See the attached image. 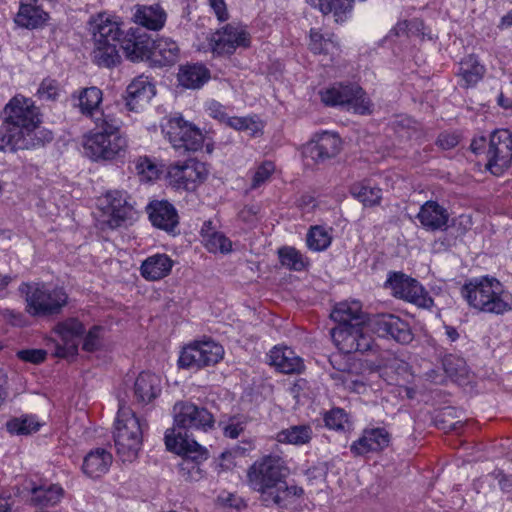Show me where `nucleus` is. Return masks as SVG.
Masks as SVG:
<instances>
[{
    "instance_id": "412c9836",
    "label": "nucleus",
    "mask_w": 512,
    "mask_h": 512,
    "mask_svg": "<svg viewBox=\"0 0 512 512\" xmlns=\"http://www.w3.org/2000/svg\"><path fill=\"white\" fill-rule=\"evenodd\" d=\"M340 146L341 141L338 136L333 133L324 132L317 136L315 140L307 143L303 153L306 157L318 163L335 157L340 151Z\"/></svg>"
},
{
    "instance_id": "72a5a7b5",
    "label": "nucleus",
    "mask_w": 512,
    "mask_h": 512,
    "mask_svg": "<svg viewBox=\"0 0 512 512\" xmlns=\"http://www.w3.org/2000/svg\"><path fill=\"white\" fill-rule=\"evenodd\" d=\"M180 49L178 44L170 38H159L152 41V57L160 65H172L178 61Z\"/></svg>"
},
{
    "instance_id": "4be33fe9",
    "label": "nucleus",
    "mask_w": 512,
    "mask_h": 512,
    "mask_svg": "<svg viewBox=\"0 0 512 512\" xmlns=\"http://www.w3.org/2000/svg\"><path fill=\"white\" fill-rule=\"evenodd\" d=\"M416 217L427 231L446 230L450 219L447 209L432 200L425 202L420 207Z\"/></svg>"
},
{
    "instance_id": "473e14b6",
    "label": "nucleus",
    "mask_w": 512,
    "mask_h": 512,
    "mask_svg": "<svg viewBox=\"0 0 512 512\" xmlns=\"http://www.w3.org/2000/svg\"><path fill=\"white\" fill-rule=\"evenodd\" d=\"M485 68L474 55H468L459 63L458 76L464 88L475 86L484 76Z\"/></svg>"
},
{
    "instance_id": "393cba45",
    "label": "nucleus",
    "mask_w": 512,
    "mask_h": 512,
    "mask_svg": "<svg viewBox=\"0 0 512 512\" xmlns=\"http://www.w3.org/2000/svg\"><path fill=\"white\" fill-rule=\"evenodd\" d=\"M132 19L148 30L159 31L166 23L167 13L159 4L136 5Z\"/></svg>"
},
{
    "instance_id": "2eb2a0df",
    "label": "nucleus",
    "mask_w": 512,
    "mask_h": 512,
    "mask_svg": "<svg viewBox=\"0 0 512 512\" xmlns=\"http://www.w3.org/2000/svg\"><path fill=\"white\" fill-rule=\"evenodd\" d=\"M368 328L379 337L391 338L401 344H409L413 340L409 324L394 314H378L369 318Z\"/></svg>"
},
{
    "instance_id": "f03ea898",
    "label": "nucleus",
    "mask_w": 512,
    "mask_h": 512,
    "mask_svg": "<svg viewBox=\"0 0 512 512\" xmlns=\"http://www.w3.org/2000/svg\"><path fill=\"white\" fill-rule=\"evenodd\" d=\"M289 469L285 461L276 455H267L254 462L247 472L249 486L261 494L268 506L281 505L289 493L286 478Z\"/></svg>"
},
{
    "instance_id": "b1692460",
    "label": "nucleus",
    "mask_w": 512,
    "mask_h": 512,
    "mask_svg": "<svg viewBox=\"0 0 512 512\" xmlns=\"http://www.w3.org/2000/svg\"><path fill=\"white\" fill-rule=\"evenodd\" d=\"M147 211L153 226L159 229L172 232L179 223L177 211L168 201H152Z\"/></svg>"
},
{
    "instance_id": "f3484780",
    "label": "nucleus",
    "mask_w": 512,
    "mask_h": 512,
    "mask_svg": "<svg viewBox=\"0 0 512 512\" xmlns=\"http://www.w3.org/2000/svg\"><path fill=\"white\" fill-rule=\"evenodd\" d=\"M170 183L178 189L192 190L196 183L204 181L207 170L203 163L188 161L184 164H174L168 169Z\"/></svg>"
},
{
    "instance_id": "774afa93",
    "label": "nucleus",
    "mask_w": 512,
    "mask_h": 512,
    "mask_svg": "<svg viewBox=\"0 0 512 512\" xmlns=\"http://www.w3.org/2000/svg\"><path fill=\"white\" fill-rule=\"evenodd\" d=\"M510 26H512V11L509 12L507 15L503 16L499 24L500 28H507Z\"/></svg>"
},
{
    "instance_id": "ddd939ff",
    "label": "nucleus",
    "mask_w": 512,
    "mask_h": 512,
    "mask_svg": "<svg viewBox=\"0 0 512 512\" xmlns=\"http://www.w3.org/2000/svg\"><path fill=\"white\" fill-rule=\"evenodd\" d=\"M223 347L214 341L195 342L183 348L178 363L186 369L213 366L223 359Z\"/></svg>"
},
{
    "instance_id": "c9c22d12",
    "label": "nucleus",
    "mask_w": 512,
    "mask_h": 512,
    "mask_svg": "<svg viewBox=\"0 0 512 512\" xmlns=\"http://www.w3.org/2000/svg\"><path fill=\"white\" fill-rule=\"evenodd\" d=\"M77 100L76 105L82 114L90 116L94 120L104 114L99 110L102 102V91L99 88L93 86L82 89L77 96Z\"/></svg>"
},
{
    "instance_id": "13d9d810",
    "label": "nucleus",
    "mask_w": 512,
    "mask_h": 512,
    "mask_svg": "<svg viewBox=\"0 0 512 512\" xmlns=\"http://www.w3.org/2000/svg\"><path fill=\"white\" fill-rule=\"evenodd\" d=\"M459 143V138L455 134L442 133L437 139V144L444 150L454 148Z\"/></svg>"
},
{
    "instance_id": "8fccbe9b",
    "label": "nucleus",
    "mask_w": 512,
    "mask_h": 512,
    "mask_svg": "<svg viewBox=\"0 0 512 512\" xmlns=\"http://www.w3.org/2000/svg\"><path fill=\"white\" fill-rule=\"evenodd\" d=\"M135 171L143 181H151L158 175V168L148 157H139L134 161Z\"/></svg>"
},
{
    "instance_id": "a19ab883",
    "label": "nucleus",
    "mask_w": 512,
    "mask_h": 512,
    "mask_svg": "<svg viewBox=\"0 0 512 512\" xmlns=\"http://www.w3.org/2000/svg\"><path fill=\"white\" fill-rule=\"evenodd\" d=\"M41 427V423L33 415H22L14 417L6 422V429L13 435H29L37 432Z\"/></svg>"
},
{
    "instance_id": "e433bc0d",
    "label": "nucleus",
    "mask_w": 512,
    "mask_h": 512,
    "mask_svg": "<svg viewBox=\"0 0 512 512\" xmlns=\"http://www.w3.org/2000/svg\"><path fill=\"white\" fill-rule=\"evenodd\" d=\"M331 318L337 322L338 325L367 322L363 316L359 302H342L337 304L331 312Z\"/></svg>"
},
{
    "instance_id": "bf43d9fd",
    "label": "nucleus",
    "mask_w": 512,
    "mask_h": 512,
    "mask_svg": "<svg viewBox=\"0 0 512 512\" xmlns=\"http://www.w3.org/2000/svg\"><path fill=\"white\" fill-rule=\"evenodd\" d=\"M209 4L219 21L223 22L228 19L229 15L224 0H209Z\"/></svg>"
},
{
    "instance_id": "37998d69",
    "label": "nucleus",
    "mask_w": 512,
    "mask_h": 512,
    "mask_svg": "<svg viewBox=\"0 0 512 512\" xmlns=\"http://www.w3.org/2000/svg\"><path fill=\"white\" fill-rule=\"evenodd\" d=\"M310 49L314 54L331 55L333 59L338 54L339 46L332 37L324 38L319 32L311 30Z\"/></svg>"
},
{
    "instance_id": "1a4fd4ad",
    "label": "nucleus",
    "mask_w": 512,
    "mask_h": 512,
    "mask_svg": "<svg viewBox=\"0 0 512 512\" xmlns=\"http://www.w3.org/2000/svg\"><path fill=\"white\" fill-rule=\"evenodd\" d=\"M161 128L176 150L197 151L203 145L204 138L200 129L180 114L165 118Z\"/></svg>"
},
{
    "instance_id": "864d4df0",
    "label": "nucleus",
    "mask_w": 512,
    "mask_h": 512,
    "mask_svg": "<svg viewBox=\"0 0 512 512\" xmlns=\"http://www.w3.org/2000/svg\"><path fill=\"white\" fill-rule=\"evenodd\" d=\"M59 84L56 80L46 78L44 79L37 91V95L43 100H56L59 96Z\"/></svg>"
},
{
    "instance_id": "3c124183",
    "label": "nucleus",
    "mask_w": 512,
    "mask_h": 512,
    "mask_svg": "<svg viewBox=\"0 0 512 512\" xmlns=\"http://www.w3.org/2000/svg\"><path fill=\"white\" fill-rule=\"evenodd\" d=\"M226 122L230 127L236 130L248 131L251 135H255L262 128L260 122L249 117H227Z\"/></svg>"
},
{
    "instance_id": "9d476101",
    "label": "nucleus",
    "mask_w": 512,
    "mask_h": 512,
    "mask_svg": "<svg viewBox=\"0 0 512 512\" xmlns=\"http://www.w3.org/2000/svg\"><path fill=\"white\" fill-rule=\"evenodd\" d=\"M367 322L337 325L331 330L334 344L343 353L367 352L373 349L374 340Z\"/></svg>"
},
{
    "instance_id": "7c9ffc66",
    "label": "nucleus",
    "mask_w": 512,
    "mask_h": 512,
    "mask_svg": "<svg viewBox=\"0 0 512 512\" xmlns=\"http://www.w3.org/2000/svg\"><path fill=\"white\" fill-rule=\"evenodd\" d=\"M112 464V455L103 448L90 451L83 460L82 470L90 478H99Z\"/></svg>"
},
{
    "instance_id": "a211bd4d",
    "label": "nucleus",
    "mask_w": 512,
    "mask_h": 512,
    "mask_svg": "<svg viewBox=\"0 0 512 512\" xmlns=\"http://www.w3.org/2000/svg\"><path fill=\"white\" fill-rule=\"evenodd\" d=\"M212 49L222 55L232 54L237 48H247L250 45V35L238 25L228 24L213 37Z\"/></svg>"
},
{
    "instance_id": "9b49d317",
    "label": "nucleus",
    "mask_w": 512,
    "mask_h": 512,
    "mask_svg": "<svg viewBox=\"0 0 512 512\" xmlns=\"http://www.w3.org/2000/svg\"><path fill=\"white\" fill-rule=\"evenodd\" d=\"M321 101L328 106L347 105L358 114L371 113L372 103L358 85H338L320 92Z\"/></svg>"
},
{
    "instance_id": "6e6552de",
    "label": "nucleus",
    "mask_w": 512,
    "mask_h": 512,
    "mask_svg": "<svg viewBox=\"0 0 512 512\" xmlns=\"http://www.w3.org/2000/svg\"><path fill=\"white\" fill-rule=\"evenodd\" d=\"M143 425L130 408H119L115 420L114 441L117 453L123 461L131 462L137 457L142 444Z\"/></svg>"
},
{
    "instance_id": "58836bf2",
    "label": "nucleus",
    "mask_w": 512,
    "mask_h": 512,
    "mask_svg": "<svg viewBox=\"0 0 512 512\" xmlns=\"http://www.w3.org/2000/svg\"><path fill=\"white\" fill-rule=\"evenodd\" d=\"M312 428L309 425H295L280 431L277 441L293 445H304L312 439Z\"/></svg>"
},
{
    "instance_id": "a878e982",
    "label": "nucleus",
    "mask_w": 512,
    "mask_h": 512,
    "mask_svg": "<svg viewBox=\"0 0 512 512\" xmlns=\"http://www.w3.org/2000/svg\"><path fill=\"white\" fill-rule=\"evenodd\" d=\"M269 364L284 374L300 373L303 368L302 359L288 347H274L269 355Z\"/></svg>"
},
{
    "instance_id": "5701e85b",
    "label": "nucleus",
    "mask_w": 512,
    "mask_h": 512,
    "mask_svg": "<svg viewBox=\"0 0 512 512\" xmlns=\"http://www.w3.org/2000/svg\"><path fill=\"white\" fill-rule=\"evenodd\" d=\"M126 93V107L130 111H139L149 103L156 91L148 77L139 76L128 85Z\"/></svg>"
},
{
    "instance_id": "49530a36",
    "label": "nucleus",
    "mask_w": 512,
    "mask_h": 512,
    "mask_svg": "<svg viewBox=\"0 0 512 512\" xmlns=\"http://www.w3.org/2000/svg\"><path fill=\"white\" fill-rule=\"evenodd\" d=\"M307 246L313 251H323L331 244V236L319 226L312 227L307 234Z\"/></svg>"
},
{
    "instance_id": "0eeeda50",
    "label": "nucleus",
    "mask_w": 512,
    "mask_h": 512,
    "mask_svg": "<svg viewBox=\"0 0 512 512\" xmlns=\"http://www.w3.org/2000/svg\"><path fill=\"white\" fill-rule=\"evenodd\" d=\"M20 291L25 295L26 311L34 317L58 314L68 301L63 288L43 282L23 283Z\"/></svg>"
},
{
    "instance_id": "79ce46f5",
    "label": "nucleus",
    "mask_w": 512,
    "mask_h": 512,
    "mask_svg": "<svg viewBox=\"0 0 512 512\" xmlns=\"http://www.w3.org/2000/svg\"><path fill=\"white\" fill-rule=\"evenodd\" d=\"M350 192L364 206L372 207L380 204L382 191L378 187H371L367 183L360 182L351 186Z\"/></svg>"
},
{
    "instance_id": "e2e57ef3",
    "label": "nucleus",
    "mask_w": 512,
    "mask_h": 512,
    "mask_svg": "<svg viewBox=\"0 0 512 512\" xmlns=\"http://www.w3.org/2000/svg\"><path fill=\"white\" fill-rule=\"evenodd\" d=\"M390 35L401 36L409 35V24L408 21L398 22L394 28L390 31Z\"/></svg>"
},
{
    "instance_id": "6e6d98bb",
    "label": "nucleus",
    "mask_w": 512,
    "mask_h": 512,
    "mask_svg": "<svg viewBox=\"0 0 512 512\" xmlns=\"http://www.w3.org/2000/svg\"><path fill=\"white\" fill-rule=\"evenodd\" d=\"M17 356L25 362L39 364L45 360L46 351H44L42 349L21 350V351L17 352Z\"/></svg>"
},
{
    "instance_id": "09e8293b",
    "label": "nucleus",
    "mask_w": 512,
    "mask_h": 512,
    "mask_svg": "<svg viewBox=\"0 0 512 512\" xmlns=\"http://www.w3.org/2000/svg\"><path fill=\"white\" fill-rule=\"evenodd\" d=\"M325 426L333 430H345L349 426L348 416L341 408H333L324 415Z\"/></svg>"
},
{
    "instance_id": "338daca9",
    "label": "nucleus",
    "mask_w": 512,
    "mask_h": 512,
    "mask_svg": "<svg viewBox=\"0 0 512 512\" xmlns=\"http://www.w3.org/2000/svg\"><path fill=\"white\" fill-rule=\"evenodd\" d=\"M11 498L10 496H0V512H11Z\"/></svg>"
},
{
    "instance_id": "f704fd0d",
    "label": "nucleus",
    "mask_w": 512,
    "mask_h": 512,
    "mask_svg": "<svg viewBox=\"0 0 512 512\" xmlns=\"http://www.w3.org/2000/svg\"><path fill=\"white\" fill-rule=\"evenodd\" d=\"M64 493L59 484L35 486L31 489V503L40 507L55 506L60 503Z\"/></svg>"
},
{
    "instance_id": "4c0bfd02",
    "label": "nucleus",
    "mask_w": 512,
    "mask_h": 512,
    "mask_svg": "<svg viewBox=\"0 0 512 512\" xmlns=\"http://www.w3.org/2000/svg\"><path fill=\"white\" fill-rule=\"evenodd\" d=\"M312 5L318 6L323 14H333L337 23L344 22L352 10L354 0H307Z\"/></svg>"
},
{
    "instance_id": "f8f14e48",
    "label": "nucleus",
    "mask_w": 512,
    "mask_h": 512,
    "mask_svg": "<svg viewBox=\"0 0 512 512\" xmlns=\"http://www.w3.org/2000/svg\"><path fill=\"white\" fill-rule=\"evenodd\" d=\"M385 287L394 297L413 303L421 308L433 306V299L425 288L414 278L402 272H390Z\"/></svg>"
},
{
    "instance_id": "7ed1b4c3",
    "label": "nucleus",
    "mask_w": 512,
    "mask_h": 512,
    "mask_svg": "<svg viewBox=\"0 0 512 512\" xmlns=\"http://www.w3.org/2000/svg\"><path fill=\"white\" fill-rule=\"evenodd\" d=\"M3 124L16 136L29 139L33 149L41 148L53 139L52 132L40 125L39 109L33 100L23 95L14 96L5 105Z\"/></svg>"
},
{
    "instance_id": "c85d7f7f",
    "label": "nucleus",
    "mask_w": 512,
    "mask_h": 512,
    "mask_svg": "<svg viewBox=\"0 0 512 512\" xmlns=\"http://www.w3.org/2000/svg\"><path fill=\"white\" fill-rule=\"evenodd\" d=\"M173 260L166 254H155L145 259L140 267L141 275L150 281L160 280L171 272Z\"/></svg>"
},
{
    "instance_id": "ea45409f",
    "label": "nucleus",
    "mask_w": 512,
    "mask_h": 512,
    "mask_svg": "<svg viewBox=\"0 0 512 512\" xmlns=\"http://www.w3.org/2000/svg\"><path fill=\"white\" fill-rule=\"evenodd\" d=\"M56 331L66 345L76 350L78 346V338L84 333L85 328L77 319L70 318L59 323L56 326Z\"/></svg>"
},
{
    "instance_id": "dca6fc26",
    "label": "nucleus",
    "mask_w": 512,
    "mask_h": 512,
    "mask_svg": "<svg viewBox=\"0 0 512 512\" xmlns=\"http://www.w3.org/2000/svg\"><path fill=\"white\" fill-rule=\"evenodd\" d=\"M104 210L109 215L106 220L110 228L120 227L127 220H132L136 211L132 198L123 190H110L104 195Z\"/></svg>"
},
{
    "instance_id": "de8ad7c7",
    "label": "nucleus",
    "mask_w": 512,
    "mask_h": 512,
    "mask_svg": "<svg viewBox=\"0 0 512 512\" xmlns=\"http://www.w3.org/2000/svg\"><path fill=\"white\" fill-rule=\"evenodd\" d=\"M205 247L212 253H229L232 250V242L222 232H212L204 235Z\"/></svg>"
},
{
    "instance_id": "69168bd1",
    "label": "nucleus",
    "mask_w": 512,
    "mask_h": 512,
    "mask_svg": "<svg viewBox=\"0 0 512 512\" xmlns=\"http://www.w3.org/2000/svg\"><path fill=\"white\" fill-rule=\"evenodd\" d=\"M485 143H486V140L484 137H480L478 139H474L470 145V148L471 150L475 153V154H478L479 152H481L484 147H485Z\"/></svg>"
},
{
    "instance_id": "f257e3e1",
    "label": "nucleus",
    "mask_w": 512,
    "mask_h": 512,
    "mask_svg": "<svg viewBox=\"0 0 512 512\" xmlns=\"http://www.w3.org/2000/svg\"><path fill=\"white\" fill-rule=\"evenodd\" d=\"M174 427L167 430L165 444L173 452L199 451L201 445L188 435L189 429L207 431L212 429L215 418L204 407H199L188 401H179L173 407Z\"/></svg>"
},
{
    "instance_id": "4d7b16f0",
    "label": "nucleus",
    "mask_w": 512,
    "mask_h": 512,
    "mask_svg": "<svg viewBox=\"0 0 512 512\" xmlns=\"http://www.w3.org/2000/svg\"><path fill=\"white\" fill-rule=\"evenodd\" d=\"M245 423L237 418H232L223 426V433L226 437L236 439L244 431Z\"/></svg>"
},
{
    "instance_id": "c03bdc74",
    "label": "nucleus",
    "mask_w": 512,
    "mask_h": 512,
    "mask_svg": "<svg viewBox=\"0 0 512 512\" xmlns=\"http://www.w3.org/2000/svg\"><path fill=\"white\" fill-rule=\"evenodd\" d=\"M9 148L12 152L18 150H32L33 144L29 139L21 138L15 135L7 126L0 129V151Z\"/></svg>"
},
{
    "instance_id": "aec40b11",
    "label": "nucleus",
    "mask_w": 512,
    "mask_h": 512,
    "mask_svg": "<svg viewBox=\"0 0 512 512\" xmlns=\"http://www.w3.org/2000/svg\"><path fill=\"white\" fill-rule=\"evenodd\" d=\"M391 436L385 428L365 429L362 436L350 446V451L355 456H362L370 452H378L387 448Z\"/></svg>"
},
{
    "instance_id": "2f4dec72",
    "label": "nucleus",
    "mask_w": 512,
    "mask_h": 512,
    "mask_svg": "<svg viewBox=\"0 0 512 512\" xmlns=\"http://www.w3.org/2000/svg\"><path fill=\"white\" fill-rule=\"evenodd\" d=\"M210 79V71L202 64H187L180 68L178 81L187 89H199Z\"/></svg>"
},
{
    "instance_id": "c756f323",
    "label": "nucleus",
    "mask_w": 512,
    "mask_h": 512,
    "mask_svg": "<svg viewBox=\"0 0 512 512\" xmlns=\"http://www.w3.org/2000/svg\"><path fill=\"white\" fill-rule=\"evenodd\" d=\"M183 455L179 463V473L186 481L197 482L203 478V470L200 467V461L206 459V450L201 446L199 451L195 452H176Z\"/></svg>"
},
{
    "instance_id": "603ef678",
    "label": "nucleus",
    "mask_w": 512,
    "mask_h": 512,
    "mask_svg": "<svg viewBox=\"0 0 512 512\" xmlns=\"http://www.w3.org/2000/svg\"><path fill=\"white\" fill-rule=\"evenodd\" d=\"M275 170V166L272 162L266 161L262 163L256 169L251 182V188L256 189L259 188L262 184H264L273 174Z\"/></svg>"
},
{
    "instance_id": "0e129e2a",
    "label": "nucleus",
    "mask_w": 512,
    "mask_h": 512,
    "mask_svg": "<svg viewBox=\"0 0 512 512\" xmlns=\"http://www.w3.org/2000/svg\"><path fill=\"white\" fill-rule=\"evenodd\" d=\"M409 24V34H418L423 29V22L419 19H413L408 21Z\"/></svg>"
},
{
    "instance_id": "a18cd8bd",
    "label": "nucleus",
    "mask_w": 512,
    "mask_h": 512,
    "mask_svg": "<svg viewBox=\"0 0 512 512\" xmlns=\"http://www.w3.org/2000/svg\"><path fill=\"white\" fill-rule=\"evenodd\" d=\"M280 262L290 270L301 271L306 266V259L294 247H282L278 250Z\"/></svg>"
},
{
    "instance_id": "6ab92c4d",
    "label": "nucleus",
    "mask_w": 512,
    "mask_h": 512,
    "mask_svg": "<svg viewBox=\"0 0 512 512\" xmlns=\"http://www.w3.org/2000/svg\"><path fill=\"white\" fill-rule=\"evenodd\" d=\"M125 56L131 61H142L150 58L152 39L139 28H130L120 36L119 42Z\"/></svg>"
},
{
    "instance_id": "5fc2aeb1",
    "label": "nucleus",
    "mask_w": 512,
    "mask_h": 512,
    "mask_svg": "<svg viewBox=\"0 0 512 512\" xmlns=\"http://www.w3.org/2000/svg\"><path fill=\"white\" fill-rule=\"evenodd\" d=\"M102 328L99 326L92 327L87 333L83 341V349L88 352L95 351L100 346V333Z\"/></svg>"
},
{
    "instance_id": "052dcab7",
    "label": "nucleus",
    "mask_w": 512,
    "mask_h": 512,
    "mask_svg": "<svg viewBox=\"0 0 512 512\" xmlns=\"http://www.w3.org/2000/svg\"><path fill=\"white\" fill-rule=\"evenodd\" d=\"M208 111L209 115L213 118L226 122L228 116L225 113L223 106L218 102H211L208 106Z\"/></svg>"
},
{
    "instance_id": "680f3d73",
    "label": "nucleus",
    "mask_w": 512,
    "mask_h": 512,
    "mask_svg": "<svg viewBox=\"0 0 512 512\" xmlns=\"http://www.w3.org/2000/svg\"><path fill=\"white\" fill-rule=\"evenodd\" d=\"M458 362V366H459V370L458 369H454L453 367H451V359H447L445 362H444V367H445V370L446 372L450 375V376H464L466 374V369H465V363L463 360H460L458 359L457 360Z\"/></svg>"
},
{
    "instance_id": "423d86ee",
    "label": "nucleus",
    "mask_w": 512,
    "mask_h": 512,
    "mask_svg": "<svg viewBox=\"0 0 512 512\" xmlns=\"http://www.w3.org/2000/svg\"><path fill=\"white\" fill-rule=\"evenodd\" d=\"M461 294L471 307L481 312L503 314L512 309V295L495 278L471 281L464 285Z\"/></svg>"
},
{
    "instance_id": "4468645a",
    "label": "nucleus",
    "mask_w": 512,
    "mask_h": 512,
    "mask_svg": "<svg viewBox=\"0 0 512 512\" xmlns=\"http://www.w3.org/2000/svg\"><path fill=\"white\" fill-rule=\"evenodd\" d=\"M486 157V168L493 175L499 176L510 167L512 161V133L509 130L499 129L491 134Z\"/></svg>"
},
{
    "instance_id": "20e7f679",
    "label": "nucleus",
    "mask_w": 512,
    "mask_h": 512,
    "mask_svg": "<svg viewBox=\"0 0 512 512\" xmlns=\"http://www.w3.org/2000/svg\"><path fill=\"white\" fill-rule=\"evenodd\" d=\"M95 129L84 138L85 154L93 160H113L126 148V140L120 135V121L102 114L95 119Z\"/></svg>"
},
{
    "instance_id": "bb28decb",
    "label": "nucleus",
    "mask_w": 512,
    "mask_h": 512,
    "mask_svg": "<svg viewBox=\"0 0 512 512\" xmlns=\"http://www.w3.org/2000/svg\"><path fill=\"white\" fill-rule=\"evenodd\" d=\"M161 392V379L151 372H142L134 384V396L138 403L148 404Z\"/></svg>"
},
{
    "instance_id": "39448f33",
    "label": "nucleus",
    "mask_w": 512,
    "mask_h": 512,
    "mask_svg": "<svg viewBox=\"0 0 512 512\" xmlns=\"http://www.w3.org/2000/svg\"><path fill=\"white\" fill-rule=\"evenodd\" d=\"M122 22L116 16L98 14L90 22L94 49L92 59L99 67L110 68L120 62L117 46L123 34Z\"/></svg>"
},
{
    "instance_id": "cd10ccee",
    "label": "nucleus",
    "mask_w": 512,
    "mask_h": 512,
    "mask_svg": "<svg viewBox=\"0 0 512 512\" xmlns=\"http://www.w3.org/2000/svg\"><path fill=\"white\" fill-rule=\"evenodd\" d=\"M38 0H21L15 22L22 27L34 29L47 20V13L37 4Z\"/></svg>"
}]
</instances>
